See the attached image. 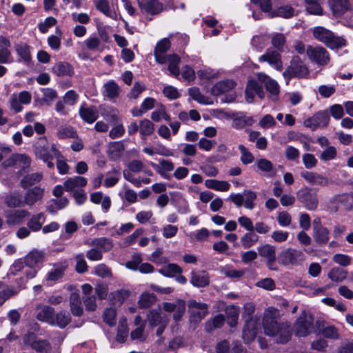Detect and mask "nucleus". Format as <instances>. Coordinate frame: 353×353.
I'll return each mask as SVG.
<instances>
[{
    "instance_id": "nucleus-1",
    "label": "nucleus",
    "mask_w": 353,
    "mask_h": 353,
    "mask_svg": "<svg viewBox=\"0 0 353 353\" xmlns=\"http://www.w3.org/2000/svg\"><path fill=\"white\" fill-rule=\"evenodd\" d=\"M262 325L264 333L267 336L274 337L278 343H286L291 338L290 323L287 321H281L279 310L273 307H269L265 310Z\"/></svg>"
},
{
    "instance_id": "nucleus-2",
    "label": "nucleus",
    "mask_w": 353,
    "mask_h": 353,
    "mask_svg": "<svg viewBox=\"0 0 353 353\" xmlns=\"http://www.w3.org/2000/svg\"><path fill=\"white\" fill-rule=\"evenodd\" d=\"M313 35L331 49H338L346 45L343 37L335 36L332 32L321 26L314 28Z\"/></svg>"
},
{
    "instance_id": "nucleus-3",
    "label": "nucleus",
    "mask_w": 353,
    "mask_h": 353,
    "mask_svg": "<svg viewBox=\"0 0 353 353\" xmlns=\"http://www.w3.org/2000/svg\"><path fill=\"white\" fill-rule=\"evenodd\" d=\"M34 153L37 158L48 161L53 157L59 158L60 152L57 149L54 144H50L46 137L40 138L37 143Z\"/></svg>"
},
{
    "instance_id": "nucleus-4",
    "label": "nucleus",
    "mask_w": 353,
    "mask_h": 353,
    "mask_svg": "<svg viewBox=\"0 0 353 353\" xmlns=\"http://www.w3.org/2000/svg\"><path fill=\"white\" fill-rule=\"evenodd\" d=\"M31 164L30 157L26 154L14 153L3 161L1 165L3 168L14 167L20 168L24 173L29 172Z\"/></svg>"
},
{
    "instance_id": "nucleus-5",
    "label": "nucleus",
    "mask_w": 353,
    "mask_h": 353,
    "mask_svg": "<svg viewBox=\"0 0 353 353\" xmlns=\"http://www.w3.org/2000/svg\"><path fill=\"white\" fill-rule=\"evenodd\" d=\"M278 260L285 266L298 265L305 260V255L301 250L289 248L280 252Z\"/></svg>"
},
{
    "instance_id": "nucleus-6",
    "label": "nucleus",
    "mask_w": 353,
    "mask_h": 353,
    "mask_svg": "<svg viewBox=\"0 0 353 353\" xmlns=\"http://www.w3.org/2000/svg\"><path fill=\"white\" fill-rule=\"evenodd\" d=\"M255 305L252 303H247L243 307V316L245 319L246 324L243 330V338L253 340L256 334V326L252 324V315L255 312Z\"/></svg>"
},
{
    "instance_id": "nucleus-7",
    "label": "nucleus",
    "mask_w": 353,
    "mask_h": 353,
    "mask_svg": "<svg viewBox=\"0 0 353 353\" xmlns=\"http://www.w3.org/2000/svg\"><path fill=\"white\" fill-rule=\"evenodd\" d=\"M23 342L39 353H52V347L50 342L46 339H38L34 333L26 334L23 336Z\"/></svg>"
},
{
    "instance_id": "nucleus-8",
    "label": "nucleus",
    "mask_w": 353,
    "mask_h": 353,
    "mask_svg": "<svg viewBox=\"0 0 353 353\" xmlns=\"http://www.w3.org/2000/svg\"><path fill=\"white\" fill-rule=\"evenodd\" d=\"M148 319L149 325L151 327L158 326L156 332V334L157 336H161L162 334L169 322L168 316L165 314H162L160 310H150L148 315Z\"/></svg>"
},
{
    "instance_id": "nucleus-9",
    "label": "nucleus",
    "mask_w": 353,
    "mask_h": 353,
    "mask_svg": "<svg viewBox=\"0 0 353 353\" xmlns=\"http://www.w3.org/2000/svg\"><path fill=\"white\" fill-rule=\"evenodd\" d=\"M306 53L309 59L319 65H325L330 61V54L327 50L322 46H308Z\"/></svg>"
},
{
    "instance_id": "nucleus-10",
    "label": "nucleus",
    "mask_w": 353,
    "mask_h": 353,
    "mask_svg": "<svg viewBox=\"0 0 353 353\" xmlns=\"http://www.w3.org/2000/svg\"><path fill=\"white\" fill-rule=\"evenodd\" d=\"M296 334L299 336H306L313 328V318L307 316L304 311L297 319L294 325Z\"/></svg>"
},
{
    "instance_id": "nucleus-11",
    "label": "nucleus",
    "mask_w": 353,
    "mask_h": 353,
    "mask_svg": "<svg viewBox=\"0 0 353 353\" xmlns=\"http://www.w3.org/2000/svg\"><path fill=\"white\" fill-rule=\"evenodd\" d=\"M308 74V70L306 65L299 57H294L291 61L290 65L283 72L287 77H305Z\"/></svg>"
},
{
    "instance_id": "nucleus-12",
    "label": "nucleus",
    "mask_w": 353,
    "mask_h": 353,
    "mask_svg": "<svg viewBox=\"0 0 353 353\" xmlns=\"http://www.w3.org/2000/svg\"><path fill=\"white\" fill-rule=\"evenodd\" d=\"M188 310L191 321L200 322L208 314V305L192 299L188 301Z\"/></svg>"
},
{
    "instance_id": "nucleus-13",
    "label": "nucleus",
    "mask_w": 353,
    "mask_h": 353,
    "mask_svg": "<svg viewBox=\"0 0 353 353\" xmlns=\"http://www.w3.org/2000/svg\"><path fill=\"white\" fill-rule=\"evenodd\" d=\"M30 214V213L26 210H8L4 212L6 224L9 226L22 224Z\"/></svg>"
},
{
    "instance_id": "nucleus-14",
    "label": "nucleus",
    "mask_w": 353,
    "mask_h": 353,
    "mask_svg": "<svg viewBox=\"0 0 353 353\" xmlns=\"http://www.w3.org/2000/svg\"><path fill=\"white\" fill-rule=\"evenodd\" d=\"M330 121V116L326 110L316 113L312 117L304 121V125L312 130L318 128H323L327 125Z\"/></svg>"
},
{
    "instance_id": "nucleus-15",
    "label": "nucleus",
    "mask_w": 353,
    "mask_h": 353,
    "mask_svg": "<svg viewBox=\"0 0 353 353\" xmlns=\"http://www.w3.org/2000/svg\"><path fill=\"white\" fill-rule=\"evenodd\" d=\"M297 199L309 210H314L317 207L318 200L315 193L307 188L298 192Z\"/></svg>"
},
{
    "instance_id": "nucleus-16",
    "label": "nucleus",
    "mask_w": 353,
    "mask_h": 353,
    "mask_svg": "<svg viewBox=\"0 0 353 353\" xmlns=\"http://www.w3.org/2000/svg\"><path fill=\"white\" fill-rule=\"evenodd\" d=\"M258 80L265 85L269 93V98L272 101L277 100L279 94V85L277 82L263 73L258 74Z\"/></svg>"
},
{
    "instance_id": "nucleus-17",
    "label": "nucleus",
    "mask_w": 353,
    "mask_h": 353,
    "mask_svg": "<svg viewBox=\"0 0 353 353\" xmlns=\"http://www.w3.org/2000/svg\"><path fill=\"white\" fill-rule=\"evenodd\" d=\"M255 95H258L261 99H263L265 93L261 85H260L256 80H250L248 82L245 89L247 101L252 103Z\"/></svg>"
},
{
    "instance_id": "nucleus-18",
    "label": "nucleus",
    "mask_w": 353,
    "mask_h": 353,
    "mask_svg": "<svg viewBox=\"0 0 353 353\" xmlns=\"http://www.w3.org/2000/svg\"><path fill=\"white\" fill-rule=\"evenodd\" d=\"M259 61L260 62L267 61L270 65H272L278 70H280L282 68L281 55L275 50L268 49L264 54L259 57Z\"/></svg>"
},
{
    "instance_id": "nucleus-19",
    "label": "nucleus",
    "mask_w": 353,
    "mask_h": 353,
    "mask_svg": "<svg viewBox=\"0 0 353 353\" xmlns=\"http://www.w3.org/2000/svg\"><path fill=\"white\" fill-rule=\"evenodd\" d=\"M170 47V42L167 38H164L157 43L154 54L158 63L162 64L166 62V57L164 54L169 50Z\"/></svg>"
},
{
    "instance_id": "nucleus-20",
    "label": "nucleus",
    "mask_w": 353,
    "mask_h": 353,
    "mask_svg": "<svg viewBox=\"0 0 353 353\" xmlns=\"http://www.w3.org/2000/svg\"><path fill=\"white\" fill-rule=\"evenodd\" d=\"M44 259V252L34 249L28 252L24 257V263L30 268H34L39 263H42Z\"/></svg>"
},
{
    "instance_id": "nucleus-21",
    "label": "nucleus",
    "mask_w": 353,
    "mask_h": 353,
    "mask_svg": "<svg viewBox=\"0 0 353 353\" xmlns=\"http://www.w3.org/2000/svg\"><path fill=\"white\" fill-rule=\"evenodd\" d=\"M43 192V189L38 186L28 190L24 196L23 203L30 206L33 205L42 199Z\"/></svg>"
},
{
    "instance_id": "nucleus-22",
    "label": "nucleus",
    "mask_w": 353,
    "mask_h": 353,
    "mask_svg": "<svg viewBox=\"0 0 353 353\" xmlns=\"http://www.w3.org/2000/svg\"><path fill=\"white\" fill-rule=\"evenodd\" d=\"M79 114L82 120L88 123H94L99 117L98 111L94 106L86 108L83 105H81L79 110Z\"/></svg>"
},
{
    "instance_id": "nucleus-23",
    "label": "nucleus",
    "mask_w": 353,
    "mask_h": 353,
    "mask_svg": "<svg viewBox=\"0 0 353 353\" xmlns=\"http://www.w3.org/2000/svg\"><path fill=\"white\" fill-rule=\"evenodd\" d=\"M236 85V83L230 79L221 81L216 83L211 88V93L214 96H219L225 92H229L232 90Z\"/></svg>"
},
{
    "instance_id": "nucleus-24",
    "label": "nucleus",
    "mask_w": 353,
    "mask_h": 353,
    "mask_svg": "<svg viewBox=\"0 0 353 353\" xmlns=\"http://www.w3.org/2000/svg\"><path fill=\"white\" fill-rule=\"evenodd\" d=\"M232 121V127L237 130L250 126L254 123V119L252 117H247L242 112L234 113Z\"/></svg>"
},
{
    "instance_id": "nucleus-25",
    "label": "nucleus",
    "mask_w": 353,
    "mask_h": 353,
    "mask_svg": "<svg viewBox=\"0 0 353 353\" xmlns=\"http://www.w3.org/2000/svg\"><path fill=\"white\" fill-rule=\"evenodd\" d=\"M139 3L141 10L148 14H158L163 10V4L157 0L139 1Z\"/></svg>"
},
{
    "instance_id": "nucleus-26",
    "label": "nucleus",
    "mask_w": 353,
    "mask_h": 353,
    "mask_svg": "<svg viewBox=\"0 0 353 353\" xmlns=\"http://www.w3.org/2000/svg\"><path fill=\"white\" fill-rule=\"evenodd\" d=\"M70 308L71 313L75 316H81L83 314L81 299L78 293H71L70 296Z\"/></svg>"
},
{
    "instance_id": "nucleus-27",
    "label": "nucleus",
    "mask_w": 353,
    "mask_h": 353,
    "mask_svg": "<svg viewBox=\"0 0 353 353\" xmlns=\"http://www.w3.org/2000/svg\"><path fill=\"white\" fill-rule=\"evenodd\" d=\"M19 288L7 286L0 281V306L3 305L7 300L19 294Z\"/></svg>"
},
{
    "instance_id": "nucleus-28",
    "label": "nucleus",
    "mask_w": 353,
    "mask_h": 353,
    "mask_svg": "<svg viewBox=\"0 0 353 353\" xmlns=\"http://www.w3.org/2000/svg\"><path fill=\"white\" fill-rule=\"evenodd\" d=\"M39 308L40 310L37 312V319L52 325L54 316V309L49 305L41 306Z\"/></svg>"
},
{
    "instance_id": "nucleus-29",
    "label": "nucleus",
    "mask_w": 353,
    "mask_h": 353,
    "mask_svg": "<svg viewBox=\"0 0 353 353\" xmlns=\"http://www.w3.org/2000/svg\"><path fill=\"white\" fill-rule=\"evenodd\" d=\"M120 92V87L114 80H110L103 85V94L110 99L118 97Z\"/></svg>"
},
{
    "instance_id": "nucleus-30",
    "label": "nucleus",
    "mask_w": 353,
    "mask_h": 353,
    "mask_svg": "<svg viewBox=\"0 0 353 353\" xmlns=\"http://www.w3.org/2000/svg\"><path fill=\"white\" fill-rule=\"evenodd\" d=\"M191 283L198 288H203L209 285V277L204 271L192 272Z\"/></svg>"
},
{
    "instance_id": "nucleus-31",
    "label": "nucleus",
    "mask_w": 353,
    "mask_h": 353,
    "mask_svg": "<svg viewBox=\"0 0 353 353\" xmlns=\"http://www.w3.org/2000/svg\"><path fill=\"white\" fill-rule=\"evenodd\" d=\"M333 12L336 15H341L350 8L349 0H329Z\"/></svg>"
},
{
    "instance_id": "nucleus-32",
    "label": "nucleus",
    "mask_w": 353,
    "mask_h": 353,
    "mask_svg": "<svg viewBox=\"0 0 353 353\" xmlns=\"http://www.w3.org/2000/svg\"><path fill=\"white\" fill-rule=\"evenodd\" d=\"M71 319L70 314L68 312L61 310L56 315L54 314L52 325H57L63 329L71 322Z\"/></svg>"
},
{
    "instance_id": "nucleus-33",
    "label": "nucleus",
    "mask_w": 353,
    "mask_h": 353,
    "mask_svg": "<svg viewBox=\"0 0 353 353\" xmlns=\"http://www.w3.org/2000/svg\"><path fill=\"white\" fill-rule=\"evenodd\" d=\"M52 72L57 76H72L74 73L72 66L67 62H59L52 68Z\"/></svg>"
},
{
    "instance_id": "nucleus-34",
    "label": "nucleus",
    "mask_w": 353,
    "mask_h": 353,
    "mask_svg": "<svg viewBox=\"0 0 353 353\" xmlns=\"http://www.w3.org/2000/svg\"><path fill=\"white\" fill-rule=\"evenodd\" d=\"M330 231L327 228L316 230L313 232V238L319 245H325L330 239Z\"/></svg>"
},
{
    "instance_id": "nucleus-35",
    "label": "nucleus",
    "mask_w": 353,
    "mask_h": 353,
    "mask_svg": "<svg viewBox=\"0 0 353 353\" xmlns=\"http://www.w3.org/2000/svg\"><path fill=\"white\" fill-rule=\"evenodd\" d=\"M44 214L42 212L38 213L32 216L27 223V225L32 231L37 232L40 230L44 222Z\"/></svg>"
},
{
    "instance_id": "nucleus-36",
    "label": "nucleus",
    "mask_w": 353,
    "mask_h": 353,
    "mask_svg": "<svg viewBox=\"0 0 353 353\" xmlns=\"http://www.w3.org/2000/svg\"><path fill=\"white\" fill-rule=\"evenodd\" d=\"M90 245L104 252L110 250L113 248V243L110 239L101 237L93 239Z\"/></svg>"
},
{
    "instance_id": "nucleus-37",
    "label": "nucleus",
    "mask_w": 353,
    "mask_h": 353,
    "mask_svg": "<svg viewBox=\"0 0 353 353\" xmlns=\"http://www.w3.org/2000/svg\"><path fill=\"white\" fill-rule=\"evenodd\" d=\"M154 132V125L148 119H144L140 121L139 123V132L142 139L145 137L150 136Z\"/></svg>"
},
{
    "instance_id": "nucleus-38",
    "label": "nucleus",
    "mask_w": 353,
    "mask_h": 353,
    "mask_svg": "<svg viewBox=\"0 0 353 353\" xmlns=\"http://www.w3.org/2000/svg\"><path fill=\"white\" fill-rule=\"evenodd\" d=\"M347 272L341 268H333L327 274V276L332 281L341 283L347 277Z\"/></svg>"
},
{
    "instance_id": "nucleus-39",
    "label": "nucleus",
    "mask_w": 353,
    "mask_h": 353,
    "mask_svg": "<svg viewBox=\"0 0 353 353\" xmlns=\"http://www.w3.org/2000/svg\"><path fill=\"white\" fill-rule=\"evenodd\" d=\"M188 92L190 96L194 101H196L198 103L201 104L209 105L212 103V101L211 100V99L203 95L200 92L199 89L196 87L190 88Z\"/></svg>"
},
{
    "instance_id": "nucleus-40",
    "label": "nucleus",
    "mask_w": 353,
    "mask_h": 353,
    "mask_svg": "<svg viewBox=\"0 0 353 353\" xmlns=\"http://www.w3.org/2000/svg\"><path fill=\"white\" fill-rule=\"evenodd\" d=\"M167 61L169 63L168 70L170 74L174 77H178L180 72L179 68L180 58L176 54H171L166 57Z\"/></svg>"
},
{
    "instance_id": "nucleus-41",
    "label": "nucleus",
    "mask_w": 353,
    "mask_h": 353,
    "mask_svg": "<svg viewBox=\"0 0 353 353\" xmlns=\"http://www.w3.org/2000/svg\"><path fill=\"white\" fill-rule=\"evenodd\" d=\"M259 240V236L254 231H249L241 238V243L245 249L253 246Z\"/></svg>"
},
{
    "instance_id": "nucleus-42",
    "label": "nucleus",
    "mask_w": 353,
    "mask_h": 353,
    "mask_svg": "<svg viewBox=\"0 0 353 353\" xmlns=\"http://www.w3.org/2000/svg\"><path fill=\"white\" fill-rule=\"evenodd\" d=\"M156 301L157 297L154 294L145 292L140 296L138 304L141 308H148L154 305Z\"/></svg>"
},
{
    "instance_id": "nucleus-43",
    "label": "nucleus",
    "mask_w": 353,
    "mask_h": 353,
    "mask_svg": "<svg viewBox=\"0 0 353 353\" xmlns=\"http://www.w3.org/2000/svg\"><path fill=\"white\" fill-rule=\"evenodd\" d=\"M68 204V200L65 197L52 199L48 206V210L51 213L56 212L58 210L64 208Z\"/></svg>"
},
{
    "instance_id": "nucleus-44",
    "label": "nucleus",
    "mask_w": 353,
    "mask_h": 353,
    "mask_svg": "<svg viewBox=\"0 0 353 353\" xmlns=\"http://www.w3.org/2000/svg\"><path fill=\"white\" fill-rule=\"evenodd\" d=\"M205 183L208 188L218 191H226L230 186L225 181H219L216 179H208L205 181Z\"/></svg>"
},
{
    "instance_id": "nucleus-45",
    "label": "nucleus",
    "mask_w": 353,
    "mask_h": 353,
    "mask_svg": "<svg viewBox=\"0 0 353 353\" xmlns=\"http://www.w3.org/2000/svg\"><path fill=\"white\" fill-rule=\"evenodd\" d=\"M124 150L123 144L121 141H114L109 144L108 154L112 159L120 157Z\"/></svg>"
},
{
    "instance_id": "nucleus-46",
    "label": "nucleus",
    "mask_w": 353,
    "mask_h": 353,
    "mask_svg": "<svg viewBox=\"0 0 353 353\" xmlns=\"http://www.w3.org/2000/svg\"><path fill=\"white\" fill-rule=\"evenodd\" d=\"M225 321V317L223 314H217L212 319L209 320L205 323V330L210 332L214 329L222 327Z\"/></svg>"
},
{
    "instance_id": "nucleus-47",
    "label": "nucleus",
    "mask_w": 353,
    "mask_h": 353,
    "mask_svg": "<svg viewBox=\"0 0 353 353\" xmlns=\"http://www.w3.org/2000/svg\"><path fill=\"white\" fill-rule=\"evenodd\" d=\"M259 254L266 260L276 257V248L270 244H265L258 248Z\"/></svg>"
},
{
    "instance_id": "nucleus-48",
    "label": "nucleus",
    "mask_w": 353,
    "mask_h": 353,
    "mask_svg": "<svg viewBox=\"0 0 353 353\" xmlns=\"http://www.w3.org/2000/svg\"><path fill=\"white\" fill-rule=\"evenodd\" d=\"M86 183L85 178H69L64 183V188L66 191H71L75 188L83 187Z\"/></svg>"
},
{
    "instance_id": "nucleus-49",
    "label": "nucleus",
    "mask_w": 353,
    "mask_h": 353,
    "mask_svg": "<svg viewBox=\"0 0 353 353\" xmlns=\"http://www.w3.org/2000/svg\"><path fill=\"white\" fill-rule=\"evenodd\" d=\"M128 336V328L125 319H121L119 323L117 341L120 343H123Z\"/></svg>"
},
{
    "instance_id": "nucleus-50",
    "label": "nucleus",
    "mask_w": 353,
    "mask_h": 353,
    "mask_svg": "<svg viewBox=\"0 0 353 353\" xmlns=\"http://www.w3.org/2000/svg\"><path fill=\"white\" fill-rule=\"evenodd\" d=\"M17 54L26 63L31 60V55L29 46L26 43H19L15 46Z\"/></svg>"
},
{
    "instance_id": "nucleus-51",
    "label": "nucleus",
    "mask_w": 353,
    "mask_h": 353,
    "mask_svg": "<svg viewBox=\"0 0 353 353\" xmlns=\"http://www.w3.org/2000/svg\"><path fill=\"white\" fill-rule=\"evenodd\" d=\"M77 135L76 131L70 126L60 127L57 132V137L61 139L75 138Z\"/></svg>"
},
{
    "instance_id": "nucleus-52",
    "label": "nucleus",
    "mask_w": 353,
    "mask_h": 353,
    "mask_svg": "<svg viewBox=\"0 0 353 353\" xmlns=\"http://www.w3.org/2000/svg\"><path fill=\"white\" fill-rule=\"evenodd\" d=\"M151 119L155 122H159L161 119L169 122L171 121L170 116L166 112L165 108L163 105H161L158 110L152 112Z\"/></svg>"
},
{
    "instance_id": "nucleus-53",
    "label": "nucleus",
    "mask_w": 353,
    "mask_h": 353,
    "mask_svg": "<svg viewBox=\"0 0 353 353\" xmlns=\"http://www.w3.org/2000/svg\"><path fill=\"white\" fill-rule=\"evenodd\" d=\"M5 203L8 208H19L21 207L23 201L19 195L16 194H9L5 197Z\"/></svg>"
},
{
    "instance_id": "nucleus-54",
    "label": "nucleus",
    "mask_w": 353,
    "mask_h": 353,
    "mask_svg": "<svg viewBox=\"0 0 353 353\" xmlns=\"http://www.w3.org/2000/svg\"><path fill=\"white\" fill-rule=\"evenodd\" d=\"M103 321L110 326H113L117 321V311L114 308H107L103 313Z\"/></svg>"
},
{
    "instance_id": "nucleus-55",
    "label": "nucleus",
    "mask_w": 353,
    "mask_h": 353,
    "mask_svg": "<svg viewBox=\"0 0 353 353\" xmlns=\"http://www.w3.org/2000/svg\"><path fill=\"white\" fill-rule=\"evenodd\" d=\"M244 197V206L245 208L252 210L254 208V200L256 199V194L255 192L251 190H245L243 194Z\"/></svg>"
},
{
    "instance_id": "nucleus-56",
    "label": "nucleus",
    "mask_w": 353,
    "mask_h": 353,
    "mask_svg": "<svg viewBox=\"0 0 353 353\" xmlns=\"http://www.w3.org/2000/svg\"><path fill=\"white\" fill-rule=\"evenodd\" d=\"M181 272V268L175 263H170L164 268L159 270V272L166 276H173L175 274H180Z\"/></svg>"
},
{
    "instance_id": "nucleus-57",
    "label": "nucleus",
    "mask_w": 353,
    "mask_h": 353,
    "mask_svg": "<svg viewBox=\"0 0 353 353\" xmlns=\"http://www.w3.org/2000/svg\"><path fill=\"white\" fill-rule=\"evenodd\" d=\"M239 150L241 152V161L243 164H250L254 161L253 154L243 145H239Z\"/></svg>"
},
{
    "instance_id": "nucleus-58",
    "label": "nucleus",
    "mask_w": 353,
    "mask_h": 353,
    "mask_svg": "<svg viewBox=\"0 0 353 353\" xmlns=\"http://www.w3.org/2000/svg\"><path fill=\"white\" fill-rule=\"evenodd\" d=\"M130 292L128 290L121 289L112 293L115 303L122 304L130 296Z\"/></svg>"
},
{
    "instance_id": "nucleus-59",
    "label": "nucleus",
    "mask_w": 353,
    "mask_h": 353,
    "mask_svg": "<svg viewBox=\"0 0 353 353\" xmlns=\"http://www.w3.org/2000/svg\"><path fill=\"white\" fill-rule=\"evenodd\" d=\"M294 10L291 6H284L278 8L272 17L277 16L283 18H290L294 15Z\"/></svg>"
},
{
    "instance_id": "nucleus-60",
    "label": "nucleus",
    "mask_w": 353,
    "mask_h": 353,
    "mask_svg": "<svg viewBox=\"0 0 353 353\" xmlns=\"http://www.w3.org/2000/svg\"><path fill=\"white\" fill-rule=\"evenodd\" d=\"M64 271V268H54L48 273L46 280L48 281L55 282L63 277Z\"/></svg>"
},
{
    "instance_id": "nucleus-61",
    "label": "nucleus",
    "mask_w": 353,
    "mask_h": 353,
    "mask_svg": "<svg viewBox=\"0 0 353 353\" xmlns=\"http://www.w3.org/2000/svg\"><path fill=\"white\" fill-rule=\"evenodd\" d=\"M337 151L334 146H327L321 154L320 159L323 161H327L336 158Z\"/></svg>"
},
{
    "instance_id": "nucleus-62",
    "label": "nucleus",
    "mask_w": 353,
    "mask_h": 353,
    "mask_svg": "<svg viewBox=\"0 0 353 353\" xmlns=\"http://www.w3.org/2000/svg\"><path fill=\"white\" fill-rule=\"evenodd\" d=\"M57 23V21L55 18L49 17L46 18L44 21L40 22L38 24V28L41 32L46 33L50 28L55 26Z\"/></svg>"
},
{
    "instance_id": "nucleus-63",
    "label": "nucleus",
    "mask_w": 353,
    "mask_h": 353,
    "mask_svg": "<svg viewBox=\"0 0 353 353\" xmlns=\"http://www.w3.org/2000/svg\"><path fill=\"white\" fill-rule=\"evenodd\" d=\"M83 301L85 307V310L89 312H94L97 310V305L96 303L95 295L85 296L83 297Z\"/></svg>"
},
{
    "instance_id": "nucleus-64",
    "label": "nucleus",
    "mask_w": 353,
    "mask_h": 353,
    "mask_svg": "<svg viewBox=\"0 0 353 353\" xmlns=\"http://www.w3.org/2000/svg\"><path fill=\"white\" fill-rule=\"evenodd\" d=\"M285 155L288 160L296 161L299 159L300 152L297 148L288 145L285 148Z\"/></svg>"
}]
</instances>
